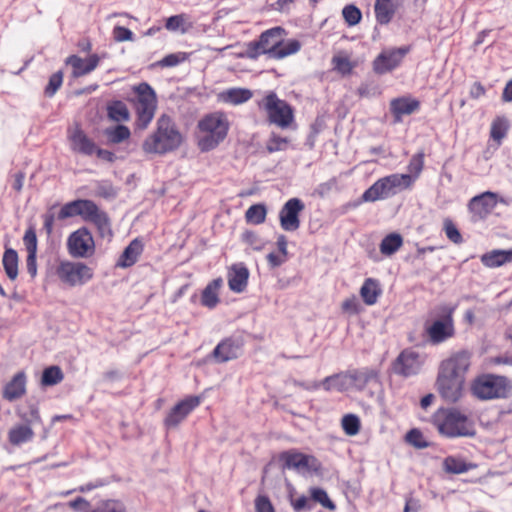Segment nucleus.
Listing matches in <instances>:
<instances>
[{
    "label": "nucleus",
    "instance_id": "f257e3e1",
    "mask_svg": "<svg viewBox=\"0 0 512 512\" xmlns=\"http://www.w3.org/2000/svg\"><path fill=\"white\" fill-rule=\"evenodd\" d=\"M183 137L174 120L162 114L156 121V129L142 143V149L148 154L163 155L180 147Z\"/></svg>",
    "mask_w": 512,
    "mask_h": 512
},
{
    "label": "nucleus",
    "instance_id": "f03ea898",
    "mask_svg": "<svg viewBox=\"0 0 512 512\" xmlns=\"http://www.w3.org/2000/svg\"><path fill=\"white\" fill-rule=\"evenodd\" d=\"M229 121L222 112L204 116L197 124L196 142L201 152L215 149L227 137Z\"/></svg>",
    "mask_w": 512,
    "mask_h": 512
},
{
    "label": "nucleus",
    "instance_id": "7ed1b4c3",
    "mask_svg": "<svg viewBox=\"0 0 512 512\" xmlns=\"http://www.w3.org/2000/svg\"><path fill=\"white\" fill-rule=\"evenodd\" d=\"M437 431L448 438L469 437L475 429L468 417L455 408H440L432 416Z\"/></svg>",
    "mask_w": 512,
    "mask_h": 512
},
{
    "label": "nucleus",
    "instance_id": "20e7f679",
    "mask_svg": "<svg viewBox=\"0 0 512 512\" xmlns=\"http://www.w3.org/2000/svg\"><path fill=\"white\" fill-rule=\"evenodd\" d=\"M135 94L131 99L135 111L134 127L136 130H146L152 122L157 109V96L154 89L146 82L133 87Z\"/></svg>",
    "mask_w": 512,
    "mask_h": 512
},
{
    "label": "nucleus",
    "instance_id": "39448f33",
    "mask_svg": "<svg viewBox=\"0 0 512 512\" xmlns=\"http://www.w3.org/2000/svg\"><path fill=\"white\" fill-rule=\"evenodd\" d=\"M414 179L410 174H391L378 179L363 194L362 201L375 202L394 196L412 186Z\"/></svg>",
    "mask_w": 512,
    "mask_h": 512
},
{
    "label": "nucleus",
    "instance_id": "423d86ee",
    "mask_svg": "<svg viewBox=\"0 0 512 512\" xmlns=\"http://www.w3.org/2000/svg\"><path fill=\"white\" fill-rule=\"evenodd\" d=\"M471 390L481 400L506 398L512 392V382L505 376L487 374L476 378Z\"/></svg>",
    "mask_w": 512,
    "mask_h": 512
},
{
    "label": "nucleus",
    "instance_id": "0eeeda50",
    "mask_svg": "<svg viewBox=\"0 0 512 512\" xmlns=\"http://www.w3.org/2000/svg\"><path fill=\"white\" fill-rule=\"evenodd\" d=\"M454 307L440 305L435 309L437 319L426 328L429 341L432 344H440L452 338L455 334Z\"/></svg>",
    "mask_w": 512,
    "mask_h": 512
},
{
    "label": "nucleus",
    "instance_id": "6e6552de",
    "mask_svg": "<svg viewBox=\"0 0 512 512\" xmlns=\"http://www.w3.org/2000/svg\"><path fill=\"white\" fill-rule=\"evenodd\" d=\"M259 108L266 111L270 123L280 128H287L294 120L291 106L278 98L276 93L269 92L259 103Z\"/></svg>",
    "mask_w": 512,
    "mask_h": 512
},
{
    "label": "nucleus",
    "instance_id": "1a4fd4ad",
    "mask_svg": "<svg viewBox=\"0 0 512 512\" xmlns=\"http://www.w3.org/2000/svg\"><path fill=\"white\" fill-rule=\"evenodd\" d=\"M55 273L59 280L71 287L83 285L93 278V270L83 262L62 260Z\"/></svg>",
    "mask_w": 512,
    "mask_h": 512
},
{
    "label": "nucleus",
    "instance_id": "9d476101",
    "mask_svg": "<svg viewBox=\"0 0 512 512\" xmlns=\"http://www.w3.org/2000/svg\"><path fill=\"white\" fill-rule=\"evenodd\" d=\"M284 29L274 27L264 31L257 41H252L247 45V56L256 59L261 54H267L270 58H275L281 38H283Z\"/></svg>",
    "mask_w": 512,
    "mask_h": 512
},
{
    "label": "nucleus",
    "instance_id": "9b49d317",
    "mask_svg": "<svg viewBox=\"0 0 512 512\" xmlns=\"http://www.w3.org/2000/svg\"><path fill=\"white\" fill-rule=\"evenodd\" d=\"M67 250L73 258H89L95 253V242L87 228H79L67 239Z\"/></svg>",
    "mask_w": 512,
    "mask_h": 512
},
{
    "label": "nucleus",
    "instance_id": "f8f14e48",
    "mask_svg": "<svg viewBox=\"0 0 512 512\" xmlns=\"http://www.w3.org/2000/svg\"><path fill=\"white\" fill-rule=\"evenodd\" d=\"M425 355L412 348L404 349L393 362V371L403 377L418 374L425 363Z\"/></svg>",
    "mask_w": 512,
    "mask_h": 512
},
{
    "label": "nucleus",
    "instance_id": "ddd939ff",
    "mask_svg": "<svg viewBox=\"0 0 512 512\" xmlns=\"http://www.w3.org/2000/svg\"><path fill=\"white\" fill-rule=\"evenodd\" d=\"M280 459L284 462V468L299 472H317L321 467V463L315 456L303 454L297 450L281 453Z\"/></svg>",
    "mask_w": 512,
    "mask_h": 512
},
{
    "label": "nucleus",
    "instance_id": "4468645a",
    "mask_svg": "<svg viewBox=\"0 0 512 512\" xmlns=\"http://www.w3.org/2000/svg\"><path fill=\"white\" fill-rule=\"evenodd\" d=\"M466 380L438 371L436 386L441 397L450 403L457 402L463 394Z\"/></svg>",
    "mask_w": 512,
    "mask_h": 512
},
{
    "label": "nucleus",
    "instance_id": "2eb2a0df",
    "mask_svg": "<svg viewBox=\"0 0 512 512\" xmlns=\"http://www.w3.org/2000/svg\"><path fill=\"white\" fill-rule=\"evenodd\" d=\"M472 353L460 350L451 354L440 363L439 371L466 380V373L471 365Z\"/></svg>",
    "mask_w": 512,
    "mask_h": 512
},
{
    "label": "nucleus",
    "instance_id": "dca6fc26",
    "mask_svg": "<svg viewBox=\"0 0 512 512\" xmlns=\"http://www.w3.org/2000/svg\"><path fill=\"white\" fill-rule=\"evenodd\" d=\"M409 52V47L384 49L373 61V70L385 74L397 68Z\"/></svg>",
    "mask_w": 512,
    "mask_h": 512
},
{
    "label": "nucleus",
    "instance_id": "f3484780",
    "mask_svg": "<svg viewBox=\"0 0 512 512\" xmlns=\"http://www.w3.org/2000/svg\"><path fill=\"white\" fill-rule=\"evenodd\" d=\"M305 208L303 202L298 198L289 199L279 212L281 228L293 232L300 227L299 214Z\"/></svg>",
    "mask_w": 512,
    "mask_h": 512
},
{
    "label": "nucleus",
    "instance_id": "a211bd4d",
    "mask_svg": "<svg viewBox=\"0 0 512 512\" xmlns=\"http://www.w3.org/2000/svg\"><path fill=\"white\" fill-rule=\"evenodd\" d=\"M199 404L200 398L196 396H191L180 401L171 409L165 418V425L168 428L176 427L191 411L198 407Z\"/></svg>",
    "mask_w": 512,
    "mask_h": 512
},
{
    "label": "nucleus",
    "instance_id": "6ab92c4d",
    "mask_svg": "<svg viewBox=\"0 0 512 512\" xmlns=\"http://www.w3.org/2000/svg\"><path fill=\"white\" fill-rule=\"evenodd\" d=\"M249 270L242 262L231 265L227 272L229 289L235 293H242L248 285Z\"/></svg>",
    "mask_w": 512,
    "mask_h": 512
},
{
    "label": "nucleus",
    "instance_id": "aec40b11",
    "mask_svg": "<svg viewBox=\"0 0 512 512\" xmlns=\"http://www.w3.org/2000/svg\"><path fill=\"white\" fill-rule=\"evenodd\" d=\"M497 205L496 194L490 191L473 197L469 204V210L478 218L486 217Z\"/></svg>",
    "mask_w": 512,
    "mask_h": 512
},
{
    "label": "nucleus",
    "instance_id": "412c9836",
    "mask_svg": "<svg viewBox=\"0 0 512 512\" xmlns=\"http://www.w3.org/2000/svg\"><path fill=\"white\" fill-rule=\"evenodd\" d=\"M99 62L100 57L97 54L90 55L87 59L77 55L69 56L66 59V64L72 67V75L76 78L91 73L96 69Z\"/></svg>",
    "mask_w": 512,
    "mask_h": 512
},
{
    "label": "nucleus",
    "instance_id": "4be33fe9",
    "mask_svg": "<svg viewBox=\"0 0 512 512\" xmlns=\"http://www.w3.org/2000/svg\"><path fill=\"white\" fill-rule=\"evenodd\" d=\"M68 138L71 142V149L75 152L90 156L96 151V144L94 141L88 138L84 131L79 127L70 131Z\"/></svg>",
    "mask_w": 512,
    "mask_h": 512
},
{
    "label": "nucleus",
    "instance_id": "5701e85b",
    "mask_svg": "<svg viewBox=\"0 0 512 512\" xmlns=\"http://www.w3.org/2000/svg\"><path fill=\"white\" fill-rule=\"evenodd\" d=\"M419 106L418 100L408 97L395 98L390 102V110L396 122H400L403 115H410L417 111Z\"/></svg>",
    "mask_w": 512,
    "mask_h": 512
},
{
    "label": "nucleus",
    "instance_id": "b1692460",
    "mask_svg": "<svg viewBox=\"0 0 512 512\" xmlns=\"http://www.w3.org/2000/svg\"><path fill=\"white\" fill-rule=\"evenodd\" d=\"M26 392V376L24 372H18L13 376L3 390V397L8 401H14L22 397Z\"/></svg>",
    "mask_w": 512,
    "mask_h": 512
},
{
    "label": "nucleus",
    "instance_id": "393cba45",
    "mask_svg": "<svg viewBox=\"0 0 512 512\" xmlns=\"http://www.w3.org/2000/svg\"><path fill=\"white\" fill-rule=\"evenodd\" d=\"M143 249V242L139 238L132 240L119 257L117 266L127 268L134 265L142 254Z\"/></svg>",
    "mask_w": 512,
    "mask_h": 512
},
{
    "label": "nucleus",
    "instance_id": "a878e982",
    "mask_svg": "<svg viewBox=\"0 0 512 512\" xmlns=\"http://www.w3.org/2000/svg\"><path fill=\"white\" fill-rule=\"evenodd\" d=\"M8 441L13 446H21L31 442L35 436L34 430L27 424H16L8 431Z\"/></svg>",
    "mask_w": 512,
    "mask_h": 512
},
{
    "label": "nucleus",
    "instance_id": "bb28decb",
    "mask_svg": "<svg viewBox=\"0 0 512 512\" xmlns=\"http://www.w3.org/2000/svg\"><path fill=\"white\" fill-rule=\"evenodd\" d=\"M252 96L253 93L250 89L235 87L222 91L218 95V99L223 103L240 105L249 101Z\"/></svg>",
    "mask_w": 512,
    "mask_h": 512
},
{
    "label": "nucleus",
    "instance_id": "cd10ccee",
    "mask_svg": "<svg viewBox=\"0 0 512 512\" xmlns=\"http://www.w3.org/2000/svg\"><path fill=\"white\" fill-rule=\"evenodd\" d=\"M398 6L397 0H376L374 9L377 22L381 25L388 24L392 20Z\"/></svg>",
    "mask_w": 512,
    "mask_h": 512
},
{
    "label": "nucleus",
    "instance_id": "c85d7f7f",
    "mask_svg": "<svg viewBox=\"0 0 512 512\" xmlns=\"http://www.w3.org/2000/svg\"><path fill=\"white\" fill-rule=\"evenodd\" d=\"M481 262L484 266L495 268L506 263L512 262V249L510 250H492L481 256Z\"/></svg>",
    "mask_w": 512,
    "mask_h": 512
},
{
    "label": "nucleus",
    "instance_id": "c756f323",
    "mask_svg": "<svg viewBox=\"0 0 512 512\" xmlns=\"http://www.w3.org/2000/svg\"><path fill=\"white\" fill-rule=\"evenodd\" d=\"M239 351H240L239 345H237L231 339H226V340L220 342L215 347L213 354H214V357L219 362H227L229 360L237 358Z\"/></svg>",
    "mask_w": 512,
    "mask_h": 512
},
{
    "label": "nucleus",
    "instance_id": "7c9ffc66",
    "mask_svg": "<svg viewBox=\"0 0 512 512\" xmlns=\"http://www.w3.org/2000/svg\"><path fill=\"white\" fill-rule=\"evenodd\" d=\"M321 385L326 391H347L352 389L349 372L328 376L321 382Z\"/></svg>",
    "mask_w": 512,
    "mask_h": 512
},
{
    "label": "nucleus",
    "instance_id": "2f4dec72",
    "mask_svg": "<svg viewBox=\"0 0 512 512\" xmlns=\"http://www.w3.org/2000/svg\"><path fill=\"white\" fill-rule=\"evenodd\" d=\"M223 284L221 278L212 280L203 290L201 296V303L203 306L210 309L216 307L219 303L218 291Z\"/></svg>",
    "mask_w": 512,
    "mask_h": 512
},
{
    "label": "nucleus",
    "instance_id": "473e14b6",
    "mask_svg": "<svg viewBox=\"0 0 512 512\" xmlns=\"http://www.w3.org/2000/svg\"><path fill=\"white\" fill-rule=\"evenodd\" d=\"M349 374L352 388L358 390L364 389L371 380L377 377L376 371L370 368L353 370Z\"/></svg>",
    "mask_w": 512,
    "mask_h": 512
},
{
    "label": "nucleus",
    "instance_id": "72a5a7b5",
    "mask_svg": "<svg viewBox=\"0 0 512 512\" xmlns=\"http://www.w3.org/2000/svg\"><path fill=\"white\" fill-rule=\"evenodd\" d=\"M107 115L114 122H127L130 119V112L127 105L120 100H115L107 105Z\"/></svg>",
    "mask_w": 512,
    "mask_h": 512
},
{
    "label": "nucleus",
    "instance_id": "f704fd0d",
    "mask_svg": "<svg viewBox=\"0 0 512 512\" xmlns=\"http://www.w3.org/2000/svg\"><path fill=\"white\" fill-rule=\"evenodd\" d=\"M380 293L381 289L378 281L372 278L366 279L360 289V295L367 305L375 304Z\"/></svg>",
    "mask_w": 512,
    "mask_h": 512
},
{
    "label": "nucleus",
    "instance_id": "c9c22d12",
    "mask_svg": "<svg viewBox=\"0 0 512 512\" xmlns=\"http://www.w3.org/2000/svg\"><path fill=\"white\" fill-rule=\"evenodd\" d=\"M16 414L21 419L22 424H27L32 428L42 422L37 405L32 403L28 404L27 407L18 408Z\"/></svg>",
    "mask_w": 512,
    "mask_h": 512
},
{
    "label": "nucleus",
    "instance_id": "e433bc0d",
    "mask_svg": "<svg viewBox=\"0 0 512 512\" xmlns=\"http://www.w3.org/2000/svg\"><path fill=\"white\" fill-rule=\"evenodd\" d=\"M403 245V238L398 233H390L380 243V252L385 256L396 253Z\"/></svg>",
    "mask_w": 512,
    "mask_h": 512
},
{
    "label": "nucleus",
    "instance_id": "4c0bfd02",
    "mask_svg": "<svg viewBox=\"0 0 512 512\" xmlns=\"http://www.w3.org/2000/svg\"><path fill=\"white\" fill-rule=\"evenodd\" d=\"M4 270L10 280H15L18 276V254L12 249L5 250L2 259Z\"/></svg>",
    "mask_w": 512,
    "mask_h": 512
},
{
    "label": "nucleus",
    "instance_id": "58836bf2",
    "mask_svg": "<svg viewBox=\"0 0 512 512\" xmlns=\"http://www.w3.org/2000/svg\"><path fill=\"white\" fill-rule=\"evenodd\" d=\"M267 215L266 206L262 203L250 206L245 212L247 223L259 225L265 222Z\"/></svg>",
    "mask_w": 512,
    "mask_h": 512
},
{
    "label": "nucleus",
    "instance_id": "ea45409f",
    "mask_svg": "<svg viewBox=\"0 0 512 512\" xmlns=\"http://www.w3.org/2000/svg\"><path fill=\"white\" fill-rule=\"evenodd\" d=\"M79 216L84 221L91 222L102 210L92 201L87 199H78Z\"/></svg>",
    "mask_w": 512,
    "mask_h": 512
},
{
    "label": "nucleus",
    "instance_id": "a19ab883",
    "mask_svg": "<svg viewBox=\"0 0 512 512\" xmlns=\"http://www.w3.org/2000/svg\"><path fill=\"white\" fill-rule=\"evenodd\" d=\"M509 124L505 117H496L491 124L490 136L498 144L506 137Z\"/></svg>",
    "mask_w": 512,
    "mask_h": 512
},
{
    "label": "nucleus",
    "instance_id": "79ce46f5",
    "mask_svg": "<svg viewBox=\"0 0 512 512\" xmlns=\"http://www.w3.org/2000/svg\"><path fill=\"white\" fill-rule=\"evenodd\" d=\"M105 135L112 144H119L130 138L131 132L125 125H117L115 127L107 128Z\"/></svg>",
    "mask_w": 512,
    "mask_h": 512
},
{
    "label": "nucleus",
    "instance_id": "37998d69",
    "mask_svg": "<svg viewBox=\"0 0 512 512\" xmlns=\"http://www.w3.org/2000/svg\"><path fill=\"white\" fill-rule=\"evenodd\" d=\"M341 427L346 435L355 436L360 432V418L355 414H346L342 417Z\"/></svg>",
    "mask_w": 512,
    "mask_h": 512
},
{
    "label": "nucleus",
    "instance_id": "c03bdc74",
    "mask_svg": "<svg viewBox=\"0 0 512 512\" xmlns=\"http://www.w3.org/2000/svg\"><path fill=\"white\" fill-rule=\"evenodd\" d=\"M91 222L97 227L99 234L102 238L112 237L113 233L111 229V224L106 212H99L98 215L94 219H92Z\"/></svg>",
    "mask_w": 512,
    "mask_h": 512
},
{
    "label": "nucleus",
    "instance_id": "a18cd8bd",
    "mask_svg": "<svg viewBox=\"0 0 512 512\" xmlns=\"http://www.w3.org/2000/svg\"><path fill=\"white\" fill-rule=\"evenodd\" d=\"M64 378L63 372L58 366H50L42 373L41 383L44 386H53L60 383Z\"/></svg>",
    "mask_w": 512,
    "mask_h": 512
},
{
    "label": "nucleus",
    "instance_id": "49530a36",
    "mask_svg": "<svg viewBox=\"0 0 512 512\" xmlns=\"http://www.w3.org/2000/svg\"><path fill=\"white\" fill-rule=\"evenodd\" d=\"M301 49V43L298 40L292 39L287 42H283V38H281V44H279L277 53L275 54L274 59H283L287 56L296 54Z\"/></svg>",
    "mask_w": 512,
    "mask_h": 512
},
{
    "label": "nucleus",
    "instance_id": "de8ad7c7",
    "mask_svg": "<svg viewBox=\"0 0 512 512\" xmlns=\"http://www.w3.org/2000/svg\"><path fill=\"white\" fill-rule=\"evenodd\" d=\"M289 140L286 137H281L275 133H271L266 142V149L269 153L286 150Z\"/></svg>",
    "mask_w": 512,
    "mask_h": 512
},
{
    "label": "nucleus",
    "instance_id": "09e8293b",
    "mask_svg": "<svg viewBox=\"0 0 512 512\" xmlns=\"http://www.w3.org/2000/svg\"><path fill=\"white\" fill-rule=\"evenodd\" d=\"M91 512H126V507L119 500H105L100 502Z\"/></svg>",
    "mask_w": 512,
    "mask_h": 512
},
{
    "label": "nucleus",
    "instance_id": "8fccbe9b",
    "mask_svg": "<svg viewBox=\"0 0 512 512\" xmlns=\"http://www.w3.org/2000/svg\"><path fill=\"white\" fill-rule=\"evenodd\" d=\"M443 230L447 236V238L455 243L460 244L463 242V238L461 233L459 232L456 225L453 223V221L450 218H445L443 221Z\"/></svg>",
    "mask_w": 512,
    "mask_h": 512
},
{
    "label": "nucleus",
    "instance_id": "3c124183",
    "mask_svg": "<svg viewBox=\"0 0 512 512\" xmlns=\"http://www.w3.org/2000/svg\"><path fill=\"white\" fill-rule=\"evenodd\" d=\"M444 469L448 473L461 474L468 470L466 463L454 457H447L444 460Z\"/></svg>",
    "mask_w": 512,
    "mask_h": 512
},
{
    "label": "nucleus",
    "instance_id": "603ef678",
    "mask_svg": "<svg viewBox=\"0 0 512 512\" xmlns=\"http://www.w3.org/2000/svg\"><path fill=\"white\" fill-rule=\"evenodd\" d=\"M406 441L418 449H423L429 446L428 442L425 440L423 434L418 429H411L405 437Z\"/></svg>",
    "mask_w": 512,
    "mask_h": 512
},
{
    "label": "nucleus",
    "instance_id": "864d4df0",
    "mask_svg": "<svg viewBox=\"0 0 512 512\" xmlns=\"http://www.w3.org/2000/svg\"><path fill=\"white\" fill-rule=\"evenodd\" d=\"M332 64L334 69L342 75L350 74L354 67L350 59L345 56H334L332 58Z\"/></svg>",
    "mask_w": 512,
    "mask_h": 512
},
{
    "label": "nucleus",
    "instance_id": "5fc2aeb1",
    "mask_svg": "<svg viewBox=\"0 0 512 512\" xmlns=\"http://www.w3.org/2000/svg\"><path fill=\"white\" fill-rule=\"evenodd\" d=\"M63 83V73L62 71H57L52 74L49 78V82L45 88V95L48 97H52L58 91V89L62 86Z\"/></svg>",
    "mask_w": 512,
    "mask_h": 512
},
{
    "label": "nucleus",
    "instance_id": "6e6d98bb",
    "mask_svg": "<svg viewBox=\"0 0 512 512\" xmlns=\"http://www.w3.org/2000/svg\"><path fill=\"white\" fill-rule=\"evenodd\" d=\"M342 14L349 26L358 24L362 17L361 11L354 5L344 7Z\"/></svg>",
    "mask_w": 512,
    "mask_h": 512
},
{
    "label": "nucleus",
    "instance_id": "4d7b16f0",
    "mask_svg": "<svg viewBox=\"0 0 512 512\" xmlns=\"http://www.w3.org/2000/svg\"><path fill=\"white\" fill-rule=\"evenodd\" d=\"M311 496L314 501L319 502L325 508L334 510L336 507L335 504L329 499L327 492L321 488L311 489Z\"/></svg>",
    "mask_w": 512,
    "mask_h": 512
},
{
    "label": "nucleus",
    "instance_id": "13d9d810",
    "mask_svg": "<svg viewBox=\"0 0 512 512\" xmlns=\"http://www.w3.org/2000/svg\"><path fill=\"white\" fill-rule=\"evenodd\" d=\"M423 166H424V154L423 153H417L410 159V162L408 165V171L410 172V175L414 174V176H412L414 180L421 173Z\"/></svg>",
    "mask_w": 512,
    "mask_h": 512
},
{
    "label": "nucleus",
    "instance_id": "bf43d9fd",
    "mask_svg": "<svg viewBox=\"0 0 512 512\" xmlns=\"http://www.w3.org/2000/svg\"><path fill=\"white\" fill-rule=\"evenodd\" d=\"M186 60V53L178 52L172 53L161 59L158 64L161 67H174Z\"/></svg>",
    "mask_w": 512,
    "mask_h": 512
},
{
    "label": "nucleus",
    "instance_id": "052dcab7",
    "mask_svg": "<svg viewBox=\"0 0 512 512\" xmlns=\"http://www.w3.org/2000/svg\"><path fill=\"white\" fill-rule=\"evenodd\" d=\"M78 200L71 201L69 203H66L59 211L58 213V219L64 220L66 218L79 216L78 212Z\"/></svg>",
    "mask_w": 512,
    "mask_h": 512
},
{
    "label": "nucleus",
    "instance_id": "680f3d73",
    "mask_svg": "<svg viewBox=\"0 0 512 512\" xmlns=\"http://www.w3.org/2000/svg\"><path fill=\"white\" fill-rule=\"evenodd\" d=\"M23 242L27 250V254L37 253V236L33 228L26 230Z\"/></svg>",
    "mask_w": 512,
    "mask_h": 512
},
{
    "label": "nucleus",
    "instance_id": "e2e57ef3",
    "mask_svg": "<svg viewBox=\"0 0 512 512\" xmlns=\"http://www.w3.org/2000/svg\"><path fill=\"white\" fill-rule=\"evenodd\" d=\"M95 194L105 199L114 198L117 195L114 187L108 182H99L97 184Z\"/></svg>",
    "mask_w": 512,
    "mask_h": 512
},
{
    "label": "nucleus",
    "instance_id": "0e129e2a",
    "mask_svg": "<svg viewBox=\"0 0 512 512\" xmlns=\"http://www.w3.org/2000/svg\"><path fill=\"white\" fill-rule=\"evenodd\" d=\"M184 22L185 18L183 15L171 16L166 20L165 27L169 31L181 30L182 33H185L186 29L183 28Z\"/></svg>",
    "mask_w": 512,
    "mask_h": 512
},
{
    "label": "nucleus",
    "instance_id": "69168bd1",
    "mask_svg": "<svg viewBox=\"0 0 512 512\" xmlns=\"http://www.w3.org/2000/svg\"><path fill=\"white\" fill-rule=\"evenodd\" d=\"M255 510L256 512H275V509L266 495H258L255 498Z\"/></svg>",
    "mask_w": 512,
    "mask_h": 512
},
{
    "label": "nucleus",
    "instance_id": "338daca9",
    "mask_svg": "<svg viewBox=\"0 0 512 512\" xmlns=\"http://www.w3.org/2000/svg\"><path fill=\"white\" fill-rule=\"evenodd\" d=\"M113 38L118 42L132 41L133 32L126 27L116 26L113 29Z\"/></svg>",
    "mask_w": 512,
    "mask_h": 512
},
{
    "label": "nucleus",
    "instance_id": "774afa93",
    "mask_svg": "<svg viewBox=\"0 0 512 512\" xmlns=\"http://www.w3.org/2000/svg\"><path fill=\"white\" fill-rule=\"evenodd\" d=\"M342 309L350 314H356L359 311V301L356 297L346 299L342 303Z\"/></svg>",
    "mask_w": 512,
    "mask_h": 512
}]
</instances>
